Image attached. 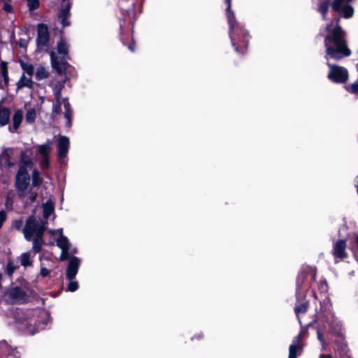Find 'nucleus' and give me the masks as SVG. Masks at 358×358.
<instances>
[{
	"label": "nucleus",
	"mask_w": 358,
	"mask_h": 358,
	"mask_svg": "<svg viewBox=\"0 0 358 358\" xmlns=\"http://www.w3.org/2000/svg\"><path fill=\"white\" fill-rule=\"evenodd\" d=\"M357 67H358V64H357Z\"/></svg>",
	"instance_id": "63"
},
{
	"label": "nucleus",
	"mask_w": 358,
	"mask_h": 358,
	"mask_svg": "<svg viewBox=\"0 0 358 358\" xmlns=\"http://www.w3.org/2000/svg\"><path fill=\"white\" fill-rule=\"evenodd\" d=\"M41 207L43 208V213L45 214V203H42Z\"/></svg>",
	"instance_id": "58"
},
{
	"label": "nucleus",
	"mask_w": 358,
	"mask_h": 358,
	"mask_svg": "<svg viewBox=\"0 0 358 358\" xmlns=\"http://www.w3.org/2000/svg\"><path fill=\"white\" fill-rule=\"evenodd\" d=\"M41 182V179L39 178V173L37 170H34L32 172V185L37 186Z\"/></svg>",
	"instance_id": "33"
},
{
	"label": "nucleus",
	"mask_w": 358,
	"mask_h": 358,
	"mask_svg": "<svg viewBox=\"0 0 358 358\" xmlns=\"http://www.w3.org/2000/svg\"><path fill=\"white\" fill-rule=\"evenodd\" d=\"M41 275L43 277H45V267L41 268Z\"/></svg>",
	"instance_id": "55"
},
{
	"label": "nucleus",
	"mask_w": 358,
	"mask_h": 358,
	"mask_svg": "<svg viewBox=\"0 0 358 358\" xmlns=\"http://www.w3.org/2000/svg\"><path fill=\"white\" fill-rule=\"evenodd\" d=\"M29 183V176H16L15 185L20 196L27 194Z\"/></svg>",
	"instance_id": "15"
},
{
	"label": "nucleus",
	"mask_w": 358,
	"mask_h": 358,
	"mask_svg": "<svg viewBox=\"0 0 358 358\" xmlns=\"http://www.w3.org/2000/svg\"><path fill=\"white\" fill-rule=\"evenodd\" d=\"M325 34H320L324 37L325 48L324 57L327 61L333 59L341 61L351 55L352 51L348 45L346 32L341 26L327 24L324 28Z\"/></svg>",
	"instance_id": "1"
},
{
	"label": "nucleus",
	"mask_w": 358,
	"mask_h": 358,
	"mask_svg": "<svg viewBox=\"0 0 358 358\" xmlns=\"http://www.w3.org/2000/svg\"><path fill=\"white\" fill-rule=\"evenodd\" d=\"M27 3L30 10H35L39 6L38 0H27Z\"/></svg>",
	"instance_id": "36"
},
{
	"label": "nucleus",
	"mask_w": 358,
	"mask_h": 358,
	"mask_svg": "<svg viewBox=\"0 0 358 358\" xmlns=\"http://www.w3.org/2000/svg\"><path fill=\"white\" fill-rule=\"evenodd\" d=\"M329 71L327 74V78L329 80L334 83H345L348 79V71L343 67L336 64H332L329 61H327Z\"/></svg>",
	"instance_id": "7"
},
{
	"label": "nucleus",
	"mask_w": 358,
	"mask_h": 358,
	"mask_svg": "<svg viewBox=\"0 0 358 358\" xmlns=\"http://www.w3.org/2000/svg\"><path fill=\"white\" fill-rule=\"evenodd\" d=\"M13 227L19 231L22 230L27 241H32V249L35 252H41L44 243L43 234L45 231V222L41 219L31 216L27 220L23 228L22 220H15Z\"/></svg>",
	"instance_id": "3"
},
{
	"label": "nucleus",
	"mask_w": 358,
	"mask_h": 358,
	"mask_svg": "<svg viewBox=\"0 0 358 358\" xmlns=\"http://www.w3.org/2000/svg\"><path fill=\"white\" fill-rule=\"evenodd\" d=\"M32 84L33 83L31 81V76L27 77L25 75H22L20 80L17 82V89H20L24 87H31Z\"/></svg>",
	"instance_id": "24"
},
{
	"label": "nucleus",
	"mask_w": 358,
	"mask_h": 358,
	"mask_svg": "<svg viewBox=\"0 0 358 358\" xmlns=\"http://www.w3.org/2000/svg\"><path fill=\"white\" fill-rule=\"evenodd\" d=\"M8 296L13 303H22L27 301L28 296L23 288L15 287L8 292Z\"/></svg>",
	"instance_id": "12"
},
{
	"label": "nucleus",
	"mask_w": 358,
	"mask_h": 358,
	"mask_svg": "<svg viewBox=\"0 0 358 358\" xmlns=\"http://www.w3.org/2000/svg\"><path fill=\"white\" fill-rule=\"evenodd\" d=\"M329 332L333 336L340 338L342 340H345V334L342 331V327L340 324H332L329 326Z\"/></svg>",
	"instance_id": "21"
},
{
	"label": "nucleus",
	"mask_w": 358,
	"mask_h": 358,
	"mask_svg": "<svg viewBox=\"0 0 358 358\" xmlns=\"http://www.w3.org/2000/svg\"><path fill=\"white\" fill-rule=\"evenodd\" d=\"M330 6H331V0H320L319 2L317 11L321 14L324 20L327 19Z\"/></svg>",
	"instance_id": "18"
},
{
	"label": "nucleus",
	"mask_w": 358,
	"mask_h": 358,
	"mask_svg": "<svg viewBox=\"0 0 358 358\" xmlns=\"http://www.w3.org/2000/svg\"><path fill=\"white\" fill-rule=\"evenodd\" d=\"M37 50L43 51L45 48V24L43 23L38 24L37 38H36Z\"/></svg>",
	"instance_id": "17"
},
{
	"label": "nucleus",
	"mask_w": 358,
	"mask_h": 358,
	"mask_svg": "<svg viewBox=\"0 0 358 358\" xmlns=\"http://www.w3.org/2000/svg\"><path fill=\"white\" fill-rule=\"evenodd\" d=\"M337 13L343 18L349 19L354 15L355 10L353 7L349 3L348 5H345V7L341 9V11Z\"/></svg>",
	"instance_id": "22"
},
{
	"label": "nucleus",
	"mask_w": 358,
	"mask_h": 358,
	"mask_svg": "<svg viewBox=\"0 0 358 358\" xmlns=\"http://www.w3.org/2000/svg\"><path fill=\"white\" fill-rule=\"evenodd\" d=\"M70 253H71L72 255L77 253V249H76V248H73V249H72V250L70 251Z\"/></svg>",
	"instance_id": "56"
},
{
	"label": "nucleus",
	"mask_w": 358,
	"mask_h": 358,
	"mask_svg": "<svg viewBox=\"0 0 358 358\" xmlns=\"http://www.w3.org/2000/svg\"><path fill=\"white\" fill-rule=\"evenodd\" d=\"M319 289L321 292H327V291L328 284L325 279L323 280H320V284H319Z\"/></svg>",
	"instance_id": "37"
},
{
	"label": "nucleus",
	"mask_w": 358,
	"mask_h": 358,
	"mask_svg": "<svg viewBox=\"0 0 358 358\" xmlns=\"http://www.w3.org/2000/svg\"><path fill=\"white\" fill-rule=\"evenodd\" d=\"M50 238L48 243H46V245H54L55 243H56V241H54V238H57L58 237V235H53L52 234H50Z\"/></svg>",
	"instance_id": "43"
},
{
	"label": "nucleus",
	"mask_w": 358,
	"mask_h": 358,
	"mask_svg": "<svg viewBox=\"0 0 358 358\" xmlns=\"http://www.w3.org/2000/svg\"><path fill=\"white\" fill-rule=\"evenodd\" d=\"M62 252L60 254V256L59 257V261L60 262H64V261H69L70 259V248L68 249H61Z\"/></svg>",
	"instance_id": "29"
},
{
	"label": "nucleus",
	"mask_w": 358,
	"mask_h": 358,
	"mask_svg": "<svg viewBox=\"0 0 358 358\" xmlns=\"http://www.w3.org/2000/svg\"><path fill=\"white\" fill-rule=\"evenodd\" d=\"M0 74L3 78L5 83H7L8 81V76L7 70V64L5 62H1L0 64Z\"/></svg>",
	"instance_id": "26"
},
{
	"label": "nucleus",
	"mask_w": 358,
	"mask_h": 358,
	"mask_svg": "<svg viewBox=\"0 0 358 358\" xmlns=\"http://www.w3.org/2000/svg\"><path fill=\"white\" fill-rule=\"evenodd\" d=\"M302 331L295 336L292 340V343L289 347L288 358H297L300 356L303 351V345L301 344Z\"/></svg>",
	"instance_id": "13"
},
{
	"label": "nucleus",
	"mask_w": 358,
	"mask_h": 358,
	"mask_svg": "<svg viewBox=\"0 0 358 358\" xmlns=\"http://www.w3.org/2000/svg\"><path fill=\"white\" fill-rule=\"evenodd\" d=\"M45 78V70L43 68L39 69L36 74V78L37 80H42Z\"/></svg>",
	"instance_id": "41"
},
{
	"label": "nucleus",
	"mask_w": 358,
	"mask_h": 358,
	"mask_svg": "<svg viewBox=\"0 0 358 358\" xmlns=\"http://www.w3.org/2000/svg\"><path fill=\"white\" fill-rule=\"evenodd\" d=\"M55 202L51 198L46 201V232L48 234L58 235L57 238H54L56 241V245L60 249H68L71 247V243L68 238L63 235L62 229H48V221L54 222L56 215L55 213Z\"/></svg>",
	"instance_id": "5"
},
{
	"label": "nucleus",
	"mask_w": 358,
	"mask_h": 358,
	"mask_svg": "<svg viewBox=\"0 0 358 358\" xmlns=\"http://www.w3.org/2000/svg\"><path fill=\"white\" fill-rule=\"evenodd\" d=\"M71 126H72V120H66V127L67 128H70V127H71Z\"/></svg>",
	"instance_id": "50"
},
{
	"label": "nucleus",
	"mask_w": 358,
	"mask_h": 358,
	"mask_svg": "<svg viewBox=\"0 0 358 358\" xmlns=\"http://www.w3.org/2000/svg\"><path fill=\"white\" fill-rule=\"evenodd\" d=\"M315 278H316V271L313 273V279L314 280H315Z\"/></svg>",
	"instance_id": "59"
},
{
	"label": "nucleus",
	"mask_w": 358,
	"mask_h": 358,
	"mask_svg": "<svg viewBox=\"0 0 358 358\" xmlns=\"http://www.w3.org/2000/svg\"><path fill=\"white\" fill-rule=\"evenodd\" d=\"M69 79L68 76H65L62 78L60 80H52L49 85L52 88L54 95H55V101L52 105V117H54L55 115H59L62 112V91L64 87L66 82Z\"/></svg>",
	"instance_id": "6"
},
{
	"label": "nucleus",
	"mask_w": 358,
	"mask_h": 358,
	"mask_svg": "<svg viewBox=\"0 0 358 358\" xmlns=\"http://www.w3.org/2000/svg\"><path fill=\"white\" fill-rule=\"evenodd\" d=\"M39 150L42 155H45V145H41Z\"/></svg>",
	"instance_id": "52"
},
{
	"label": "nucleus",
	"mask_w": 358,
	"mask_h": 358,
	"mask_svg": "<svg viewBox=\"0 0 358 358\" xmlns=\"http://www.w3.org/2000/svg\"><path fill=\"white\" fill-rule=\"evenodd\" d=\"M62 103H64V110H65L64 112H73V110L71 108V104L69 102L68 98L63 99V101Z\"/></svg>",
	"instance_id": "38"
},
{
	"label": "nucleus",
	"mask_w": 358,
	"mask_h": 358,
	"mask_svg": "<svg viewBox=\"0 0 358 358\" xmlns=\"http://www.w3.org/2000/svg\"><path fill=\"white\" fill-rule=\"evenodd\" d=\"M31 168L30 162H25L23 165L20 166L16 176H29L28 169Z\"/></svg>",
	"instance_id": "25"
},
{
	"label": "nucleus",
	"mask_w": 358,
	"mask_h": 358,
	"mask_svg": "<svg viewBox=\"0 0 358 358\" xmlns=\"http://www.w3.org/2000/svg\"><path fill=\"white\" fill-rule=\"evenodd\" d=\"M73 112H64V117L66 120H72Z\"/></svg>",
	"instance_id": "47"
},
{
	"label": "nucleus",
	"mask_w": 358,
	"mask_h": 358,
	"mask_svg": "<svg viewBox=\"0 0 358 358\" xmlns=\"http://www.w3.org/2000/svg\"><path fill=\"white\" fill-rule=\"evenodd\" d=\"M45 177H46V179H47V178H49V179H50V177H49V176H48L47 173H46V175H45Z\"/></svg>",
	"instance_id": "60"
},
{
	"label": "nucleus",
	"mask_w": 358,
	"mask_h": 358,
	"mask_svg": "<svg viewBox=\"0 0 358 358\" xmlns=\"http://www.w3.org/2000/svg\"><path fill=\"white\" fill-rule=\"evenodd\" d=\"M320 358H332V357L330 355L322 354L320 355Z\"/></svg>",
	"instance_id": "53"
},
{
	"label": "nucleus",
	"mask_w": 358,
	"mask_h": 358,
	"mask_svg": "<svg viewBox=\"0 0 358 358\" xmlns=\"http://www.w3.org/2000/svg\"><path fill=\"white\" fill-rule=\"evenodd\" d=\"M57 131H59V128L58 127H55Z\"/></svg>",
	"instance_id": "62"
},
{
	"label": "nucleus",
	"mask_w": 358,
	"mask_h": 358,
	"mask_svg": "<svg viewBox=\"0 0 358 358\" xmlns=\"http://www.w3.org/2000/svg\"><path fill=\"white\" fill-rule=\"evenodd\" d=\"M45 314H46V326H47L48 324V323L52 320V317H51V315H50V313H49V311L46 310Z\"/></svg>",
	"instance_id": "48"
},
{
	"label": "nucleus",
	"mask_w": 358,
	"mask_h": 358,
	"mask_svg": "<svg viewBox=\"0 0 358 358\" xmlns=\"http://www.w3.org/2000/svg\"><path fill=\"white\" fill-rule=\"evenodd\" d=\"M69 283L67 285V287H66V291L67 292H76L78 287H79V285H78V282L74 280H69Z\"/></svg>",
	"instance_id": "31"
},
{
	"label": "nucleus",
	"mask_w": 358,
	"mask_h": 358,
	"mask_svg": "<svg viewBox=\"0 0 358 358\" xmlns=\"http://www.w3.org/2000/svg\"><path fill=\"white\" fill-rule=\"evenodd\" d=\"M51 144L52 142L50 140L46 141V171L49 169L50 166L49 153L50 152Z\"/></svg>",
	"instance_id": "34"
},
{
	"label": "nucleus",
	"mask_w": 358,
	"mask_h": 358,
	"mask_svg": "<svg viewBox=\"0 0 358 358\" xmlns=\"http://www.w3.org/2000/svg\"><path fill=\"white\" fill-rule=\"evenodd\" d=\"M204 338V334L202 332L195 334L192 337V341L198 340L200 341Z\"/></svg>",
	"instance_id": "44"
},
{
	"label": "nucleus",
	"mask_w": 358,
	"mask_h": 358,
	"mask_svg": "<svg viewBox=\"0 0 358 358\" xmlns=\"http://www.w3.org/2000/svg\"><path fill=\"white\" fill-rule=\"evenodd\" d=\"M4 9L6 11H10L11 10V6L10 5L8 4V3H5L4 5Z\"/></svg>",
	"instance_id": "51"
},
{
	"label": "nucleus",
	"mask_w": 358,
	"mask_h": 358,
	"mask_svg": "<svg viewBox=\"0 0 358 358\" xmlns=\"http://www.w3.org/2000/svg\"><path fill=\"white\" fill-rule=\"evenodd\" d=\"M334 344V350L338 353L340 357L350 352V350L345 340L341 339V341H335Z\"/></svg>",
	"instance_id": "19"
},
{
	"label": "nucleus",
	"mask_w": 358,
	"mask_h": 358,
	"mask_svg": "<svg viewBox=\"0 0 358 358\" xmlns=\"http://www.w3.org/2000/svg\"><path fill=\"white\" fill-rule=\"evenodd\" d=\"M347 239H338L333 244L332 255L334 259L343 260L348 257Z\"/></svg>",
	"instance_id": "10"
},
{
	"label": "nucleus",
	"mask_w": 358,
	"mask_h": 358,
	"mask_svg": "<svg viewBox=\"0 0 358 358\" xmlns=\"http://www.w3.org/2000/svg\"><path fill=\"white\" fill-rule=\"evenodd\" d=\"M45 273H46V278H47L50 275V271L46 268Z\"/></svg>",
	"instance_id": "57"
},
{
	"label": "nucleus",
	"mask_w": 358,
	"mask_h": 358,
	"mask_svg": "<svg viewBox=\"0 0 358 358\" xmlns=\"http://www.w3.org/2000/svg\"><path fill=\"white\" fill-rule=\"evenodd\" d=\"M22 118H23V113L22 110H18L14 113L13 117V127H9V130L11 132H15L17 130V129L19 128V127L21 124Z\"/></svg>",
	"instance_id": "20"
},
{
	"label": "nucleus",
	"mask_w": 358,
	"mask_h": 358,
	"mask_svg": "<svg viewBox=\"0 0 358 358\" xmlns=\"http://www.w3.org/2000/svg\"><path fill=\"white\" fill-rule=\"evenodd\" d=\"M343 17L342 16H341V15H339L338 17H334L331 22L330 23H328L327 24H331V27H334V24H335V26H341L340 24V22H341V18Z\"/></svg>",
	"instance_id": "39"
},
{
	"label": "nucleus",
	"mask_w": 358,
	"mask_h": 358,
	"mask_svg": "<svg viewBox=\"0 0 358 358\" xmlns=\"http://www.w3.org/2000/svg\"><path fill=\"white\" fill-rule=\"evenodd\" d=\"M71 1H62L59 10L57 15L58 21L62 24L63 29L66 27L71 25L69 18L71 17Z\"/></svg>",
	"instance_id": "9"
},
{
	"label": "nucleus",
	"mask_w": 358,
	"mask_h": 358,
	"mask_svg": "<svg viewBox=\"0 0 358 358\" xmlns=\"http://www.w3.org/2000/svg\"><path fill=\"white\" fill-rule=\"evenodd\" d=\"M56 146L57 149V162L60 164L67 163V155L70 148V141L68 136L59 135L55 136Z\"/></svg>",
	"instance_id": "8"
},
{
	"label": "nucleus",
	"mask_w": 358,
	"mask_h": 358,
	"mask_svg": "<svg viewBox=\"0 0 358 358\" xmlns=\"http://www.w3.org/2000/svg\"><path fill=\"white\" fill-rule=\"evenodd\" d=\"M18 268L19 265L15 263L13 261H8L6 267L7 274L10 276L14 273V271Z\"/></svg>",
	"instance_id": "28"
},
{
	"label": "nucleus",
	"mask_w": 358,
	"mask_h": 358,
	"mask_svg": "<svg viewBox=\"0 0 358 358\" xmlns=\"http://www.w3.org/2000/svg\"><path fill=\"white\" fill-rule=\"evenodd\" d=\"M80 263L81 261L78 257L74 255L71 256L66 271V279L71 280L76 278L80 266Z\"/></svg>",
	"instance_id": "11"
},
{
	"label": "nucleus",
	"mask_w": 358,
	"mask_h": 358,
	"mask_svg": "<svg viewBox=\"0 0 358 358\" xmlns=\"http://www.w3.org/2000/svg\"><path fill=\"white\" fill-rule=\"evenodd\" d=\"M36 111L34 109H30L26 114V121L29 123H31L35 120Z\"/></svg>",
	"instance_id": "32"
},
{
	"label": "nucleus",
	"mask_w": 358,
	"mask_h": 358,
	"mask_svg": "<svg viewBox=\"0 0 358 358\" xmlns=\"http://www.w3.org/2000/svg\"><path fill=\"white\" fill-rule=\"evenodd\" d=\"M58 282L59 284V290L58 292H46L45 295H49L52 297L57 296L62 290V275L60 276L59 279L58 280Z\"/></svg>",
	"instance_id": "35"
},
{
	"label": "nucleus",
	"mask_w": 358,
	"mask_h": 358,
	"mask_svg": "<svg viewBox=\"0 0 358 358\" xmlns=\"http://www.w3.org/2000/svg\"><path fill=\"white\" fill-rule=\"evenodd\" d=\"M54 35H59V41L57 43V52L58 56L53 51L50 52V59L52 69L56 71L58 76H62L63 78L66 76V71L68 69L71 68V65L69 64L67 59L69 57V45L66 43L64 31L62 29L55 27L52 29Z\"/></svg>",
	"instance_id": "4"
},
{
	"label": "nucleus",
	"mask_w": 358,
	"mask_h": 358,
	"mask_svg": "<svg viewBox=\"0 0 358 358\" xmlns=\"http://www.w3.org/2000/svg\"><path fill=\"white\" fill-rule=\"evenodd\" d=\"M345 89L348 92L358 95V82L346 85Z\"/></svg>",
	"instance_id": "30"
},
{
	"label": "nucleus",
	"mask_w": 358,
	"mask_h": 358,
	"mask_svg": "<svg viewBox=\"0 0 358 358\" xmlns=\"http://www.w3.org/2000/svg\"><path fill=\"white\" fill-rule=\"evenodd\" d=\"M310 270L311 268L308 266L303 268L296 278V298H297V301H299L300 296H305V294L302 291V287Z\"/></svg>",
	"instance_id": "14"
},
{
	"label": "nucleus",
	"mask_w": 358,
	"mask_h": 358,
	"mask_svg": "<svg viewBox=\"0 0 358 358\" xmlns=\"http://www.w3.org/2000/svg\"><path fill=\"white\" fill-rule=\"evenodd\" d=\"M45 76H46V78H48V73L47 71H46Z\"/></svg>",
	"instance_id": "61"
},
{
	"label": "nucleus",
	"mask_w": 358,
	"mask_h": 358,
	"mask_svg": "<svg viewBox=\"0 0 358 358\" xmlns=\"http://www.w3.org/2000/svg\"><path fill=\"white\" fill-rule=\"evenodd\" d=\"M317 338L320 341L321 344L322 345H325V340H324V336H323V333L322 332V331L320 329H318L317 330Z\"/></svg>",
	"instance_id": "40"
},
{
	"label": "nucleus",
	"mask_w": 358,
	"mask_h": 358,
	"mask_svg": "<svg viewBox=\"0 0 358 358\" xmlns=\"http://www.w3.org/2000/svg\"><path fill=\"white\" fill-rule=\"evenodd\" d=\"M340 357L341 358H352L351 357V355L349 354V352L345 354V355H344L341 356Z\"/></svg>",
	"instance_id": "54"
},
{
	"label": "nucleus",
	"mask_w": 358,
	"mask_h": 358,
	"mask_svg": "<svg viewBox=\"0 0 358 358\" xmlns=\"http://www.w3.org/2000/svg\"><path fill=\"white\" fill-rule=\"evenodd\" d=\"M17 259L20 261V264L24 267L28 266H31L32 264L31 253L30 252H24L22 253Z\"/></svg>",
	"instance_id": "23"
},
{
	"label": "nucleus",
	"mask_w": 358,
	"mask_h": 358,
	"mask_svg": "<svg viewBox=\"0 0 358 358\" xmlns=\"http://www.w3.org/2000/svg\"><path fill=\"white\" fill-rule=\"evenodd\" d=\"M22 69L29 76H31L34 73V67L31 64L20 61Z\"/></svg>",
	"instance_id": "27"
},
{
	"label": "nucleus",
	"mask_w": 358,
	"mask_h": 358,
	"mask_svg": "<svg viewBox=\"0 0 358 358\" xmlns=\"http://www.w3.org/2000/svg\"><path fill=\"white\" fill-rule=\"evenodd\" d=\"M13 154V150L11 148H6L3 150V155H5L8 158H10Z\"/></svg>",
	"instance_id": "45"
},
{
	"label": "nucleus",
	"mask_w": 358,
	"mask_h": 358,
	"mask_svg": "<svg viewBox=\"0 0 358 358\" xmlns=\"http://www.w3.org/2000/svg\"><path fill=\"white\" fill-rule=\"evenodd\" d=\"M224 2L227 4L226 15L232 46L236 52L244 55L248 51L251 36L245 26L236 20L235 13L231 9V0H224Z\"/></svg>",
	"instance_id": "2"
},
{
	"label": "nucleus",
	"mask_w": 358,
	"mask_h": 358,
	"mask_svg": "<svg viewBox=\"0 0 358 358\" xmlns=\"http://www.w3.org/2000/svg\"><path fill=\"white\" fill-rule=\"evenodd\" d=\"M355 245L358 249V234H355Z\"/></svg>",
	"instance_id": "49"
},
{
	"label": "nucleus",
	"mask_w": 358,
	"mask_h": 358,
	"mask_svg": "<svg viewBox=\"0 0 358 358\" xmlns=\"http://www.w3.org/2000/svg\"><path fill=\"white\" fill-rule=\"evenodd\" d=\"M45 36H46V48H48V43H49V41H50V33H49L48 27L47 24H46V34H45Z\"/></svg>",
	"instance_id": "46"
},
{
	"label": "nucleus",
	"mask_w": 358,
	"mask_h": 358,
	"mask_svg": "<svg viewBox=\"0 0 358 358\" xmlns=\"http://www.w3.org/2000/svg\"><path fill=\"white\" fill-rule=\"evenodd\" d=\"M6 220V213L4 210L0 211V228L2 227L3 223Z\"/></svg>",
	"instance_id": "42"
},
{
	"label": "nucleus",
	"mask_w": 358,
	"mask_h": 358,
	"mask_svg": "<svg viewBox=\"0 0 358 358\" xmlns=\"http://www.w3.org/2000/svg\"><path fill=\"white\" fill-rule=\"evenodd\" d=\"M309 308V301L306 300L305 296H300L299 301L296 300V305L294 307V313L299 317L300 314H304Z\"/></svg>",
	"instance_id": "16"
}]
</instances>
